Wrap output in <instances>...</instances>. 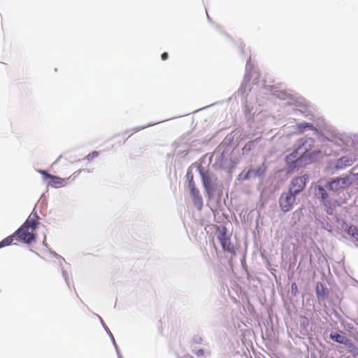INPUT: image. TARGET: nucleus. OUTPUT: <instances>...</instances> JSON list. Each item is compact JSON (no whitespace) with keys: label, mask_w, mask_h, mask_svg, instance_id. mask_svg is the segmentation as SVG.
<instances>
[{"label":"nucleus","mask_w":358,"mask_h":358,"mask_svg":"<svg viewBox=\"0 0 358 358\" xmlns=\"http://www.w3.org/2000/svg\"><path fill=\"white\" fill-rule=\"evenodd\" d=\"M305 150L306 151L299 157H297L298 150H296L293 152L291 155L287 156V162L288 164H293L292 166H291L292 168L303 166L307 164L313 163L317 161V159H320L322 155V152L320 150H317L309 152L306 148H305Z\"/></svg>","instance_id":"obj_1"},{"label":"nucleus","mask_w":358,"mask_h":358,"mask_svg":"<svg viewBox=\"0 0 358 358\" xmlns=\"http://www.w3.org/2000/svg\"><path fill=\"white\" fill-rule=\"evenodd\" d=\"M82 170H78L75 171L72 175H71L67 178H62L59 176H53L50 173H48L45 170H38V172L42 175L43 180H49V182H48V186H51L55 188H59L61 187H64L67 185V181L69 180H74L80 173H81Z\"/></svg>","instance_id":"obj_2"},{"label":"nucleus","mask_w":358,"mask_h":358,"mask_svg":"<svg viewBox=\"0 0 358 358\" xmlns=\"http://www.w3.org/2000/svg\"><path fill=\"white\" fill-rule=\"evenodd\" d=\"M217 238L222 245V250L232 255H236V249L231 241V238L227 236V229L225 227H217L216 230Z\"/></svg>","instance_id":"obj_3"},{"label":"nucleus","mask_w":358,"mask_h":358,"mask_svg":"<svg viewBox=\"0 0 358 358\" xmlns=\"http://www.w3.org/2000/svg\"><path fill=\"white\" fill-rule=\"evenodd\" d=\"M14 234L15 237V242H21L26 244H31L36 241L35 231L31 230L30 228H27L24 225H22Z\"/></svg>","instance_id":"obj_4"},{"label":"nucleus","mask_w":358,"mask_h":358,"mask_svg":"<svg viewBox=\"0 0 358 358\" xmlns=\"http://www.w3.org/2000/svg\"><path fill=\"white\" fill-rule=\"evenodd\" d=\"M296 194L289 190L288 192L283 193L280 197L279 203L282 211L288 212L292 208L293 203L295 201Z\"/></svg>","instance_id":"obj_5"},{"label":"nucleus","mask_w":358,"mask_h":358,"mask_svg":"<svg viewBox=\"0 0 358 358\" xmlns=\"http://www.w3.org/2000/svg\"><path fill=\"white\" fill-rule=\"evenodd\" d=\"M317 189L318 195L320 196L323 204L327 208V213L331 214L333 209L338 206V202L336 200H332L329 198L324 187L318 186Z\"/></svg>","instance_id":"obj_6"},{"label":"nucleus","mask_w":358,"mask_h":358,"mask_svg":"<svg viewBox=\"0 0 358 358\" xmlns=\"http://www.w3.org/2000/svg\"><path fill=\"white\" fill-rule=\"evenodd\" d=\"M348 177L337 178L328 183V188L333 192H339L348 185Z\"/></svg>","instance_id":"obj_7"},{"label":"nucleus","mask_w":358,"mask_h":358,"mask_svg":"<svg viewBox=\"0 0 358 358\" xmlns=\"http://www.w3.org/2000/svg\"><path fill=\"white\" fill-rule=\"evenodd\" d=\"M306 180L304 176L294 178L292 180L289 191L295 194L301 192L306 186Z\"/></svg>","instance_id":"obj_8"},{"label":"nucleus","mask_w":358,"mask_h":358,"mask_svg":"<svg viewBox=\"0 0 358 358\" xmlns=\"http://www.w3.org/2000/svg\"><path fill=\"white\" fill-rule=\"evenodd\" d=\"M202 183L206 193L210 196L213 194L212 178L208 173L201 172Z\"/></svg>","instance_id":"obj_9"},{"label":"nucleus","mask_w":358,"mask_h":358,"mask_svg":"<svg viewBox=\"0 0 358 358\" xmlns=\"http://www.w3.org/2000/svg\"><path fill=\"white\" fill-rule=\"evenodd\" d=\"M38 216L36 213H31L26 222L23 224V225L26 226L27 228H30L31 230L35 231L39 222H38Z\"/></svg>","instance_id":"obj_10"},{"label":"nucleus","mask_w":358,"mask_h":358,"mask_svg":"<svg viewBox=\"0 0 358 358\" xmlns=\"http://www.w3.org/2000/svg\"><path fill=\"white\" fill-rule=\"evenodd\" d=\"M266 171V166L262 165L255 169H249L245 174V178L249 179L257 176H262Z\"/></svg>","instance_id":"obj_11"},{"label":"nucleus","mask_w":358,"mask_h":358,"mask_svg":"<svg viewBox=\"0 0 358 358\" xmlns=\"http://www.w3.org/2000/svg\"><path fill=\"white\" fill-rule=\"evenodd\" d=\"M354 162V160H352L351 158L348 157H342L340 159H338L336 163V168L337 169H345L347 166H351Z\"/></svg>","instance_id":"obj_12"},{"label":"nucleus","mask_w":358,"mask_h":358,"mask_svg":"<svg viewBox=\"0 0 358 358\" xmlns=\"http://www.w3.org/2000/svg\"><path fill=\"white\" fill-rule=\"evenodd\" d=\"M330 338L341 344H345L348 339L342 332H332L330 334Z\"/></svg>","instance_id":"obj_13"},{"label":"nucleus","mask_w":358,"mask_h":358,"mask_svg":"<svg viewBox=\"0 0 358 358\" xmlns=\"http://www.w3.org/2000/svg\"><path fill=\"white\" fill-rule=\"evenodd\" d=\"M348 352L351 353L354 357L358 356V348L352 343L350 339L344 344Z\"/></svg>","instance_id":"obj_14"},{"label":"nucleus","mask_w":358,"mask_h":358,"mask_svg":"<svg viewBox=\"0 0 358 358\" xmlns=\"http://www.w3.org/2000/svg\"><path fill=\"white\" fill-rule=\"evenodd\" d=\"M14 241H15V237L14 236V234H13L11 236L5 238L0 242V248L10 245Z\"/></svg>","instance_id":"obj_15"},{"label":"nucleus","mask_w":358,"mask_h":358,"mask_svg":"<svg viewBox=\"0 0 358 358\" xmlns=\"http://www.w3.org/2000/svg\"><path fill=\"white\" fill-rule=\"evenodd\" d=\"M194 205L199 209L201 210L203 206V199L201 196L199 194L197 196L192 197Z\"/></svg>","instance_id":"obj_16"},{"label":"nucleus","mask_w":358,"mask_h":358,"mask_svg":"<svg viewBox=\"0 0 358 358\" xmlns=\"http://www.w3.org/2000/svg\"><path fill=\"white\" fill-rule=\"evenodd\" d=\"M296 128L300 132L303 131V130L306 128H309L310 129H315V127L312 124H309L307 122H303L301 124H298L296 125Z\"/></svg>","instance_id":"obj_17"},{"label":"nucleus","mask_w":358,"mask_h":358,"mask_svg":"<svg viewBox=\"0 0 358 358\" xmlns=\"http://www.w3.org/2000/svg\"><path fill=\"white\" fill-rule=\"evenodd\" d=\"M187 178H188V187L189 189H194L196 187V185H195V182L194 181V178H193V176L192 175L191 176H189V175H187Z\"/></svg>","instance_id":"obj_18"},{"label":"nucleus","mask_w":358,"mask_h":358,"mask_svg":"<svg viewBox=\"0 0 358 358\" xmlns=\"http://www.w3.org/2000/svg\"><path fill=\"white\" fill-rule=\"evenodd\" d=\"M99 155V152H97V151H93L92 152H90V154H88L87 156H86V159L87 161H91L95 157H97Z\"/></svg>","instance_id":"obj_19"},{"label":"nucleus","mask_w":358,"mask_h":358,"mask_svg":"<svg viewBox=\"0 0 358 358\" xmlns=\"http://www.w3.org/2000/svg\"><path fill=\"white\" fill-rule=\"evenodd\" d=\"M348 233L353 237H355V236L357 235V229L355 226H350L348 229Z\"/></svg>","instance_id":"obj_20"},{"label":"nucleus","mask_w":358,"mask_h":358,"mask_svg":"<svg viewBox=\"0 0 358 358\" xmlns=\"http://www.w3.org/2000/svg\"><path fill=\"white\" fill-rule=\"evenodd\" d=\"M314 142H315V141H314V139H313V138H307V139L305 141L304 143L303 144V146H305L306 145H308L309 147H311V146H313V145Z\"/></svg>","instance_id":"obj_21"},{"label":"nucleus","mask_w":358,"mask_h":358,"mask_svg":"<svg viewBox=\"0 0 358 358\" xmlns=\"http://www.w3.org/2000/svg\"><path fill=\"white\" fill-rule=\"evenodd\" d=\"M189 190L192 197L197 196L198 195L200 194L199 190L197 188H195L194 189H192Z\"/></svg>","instance_id":"obj_22"},{"label":"nucleus","mask_w":358,"mask_h":358,"mask_svg":"<svg viewBox=\"0 0 358 358\" xmlns=\"http://www.w3.org/2000/svg\"><path fill=\"white\" fill-rule=\"evenodd\" d=\"M169 57V55L167 52H164L162 55V60H166Z\"/></svg>","instance_id":"obj_23"},{"label":"nucleus","mask_w":358,"mask_h":358,"mask_svg":"<svg viewBox=\"0 0 358 358\" xmlns=\"http://www.w3.org/2000/svg\"><path fill=\"white\" fill-rule=\"evenodd\" d=\"M253 143V141H250L248 143H247L245 147H244V149H248L250 150V145Z\"/></svg>","instance_id":"obj_24"},{"label":"nucleus","mask_w":358,"mask_h":358,"mask_svg":"<svg viewBox=\"0 0 358 358\" xmlns=\"http://www.w3.org/2000/svg\"><path fill=\"white\" fill-rule=\"evenodd\" d=\"M292 292H294V291L295 292H297V286H296V283L292 284Z\"/></svg>","instance_id":"obj_25"},{"label":"nucleus","mask_w":358,"mask_h":358,"mask_svg":"<svg viewBox=\"0 0 358 358\" xmlns=\"http://www.w3.org/2000/svg\"><path fill=\"white\" fill-rule=\"evenodd\" d=\"M196 355L198 356L203 355V350H199L198 352H196Z\"/></svg>","instance_id":"obj_26"},{"label":"nucleus","mask_w":358,"mask_h":358,"mask_svg":"<svg viewBox=\"0 0 358 358\" xmlns=\"http://www.w3.org/2000/svg\"><path fill=\"white\" fill-rule=\"evenodd\" d=\"M181 358H194V357L189 355H185L182 356Z\"/></svg>","instance_id":"obj_27"},{"label":"nucleus","mask_w":358,"mask_h":358,"mask_svg":"<svg viewBox=\"0 0 358 358\" xmlns=\"http://www.w3.org/2000/svg\"><path fill=\"white\" fill-rule=\"evenodd\" d=\"M344 358H349V357H344Z\"/></svg>","instance_id":"obj_28"}]
</instances>
